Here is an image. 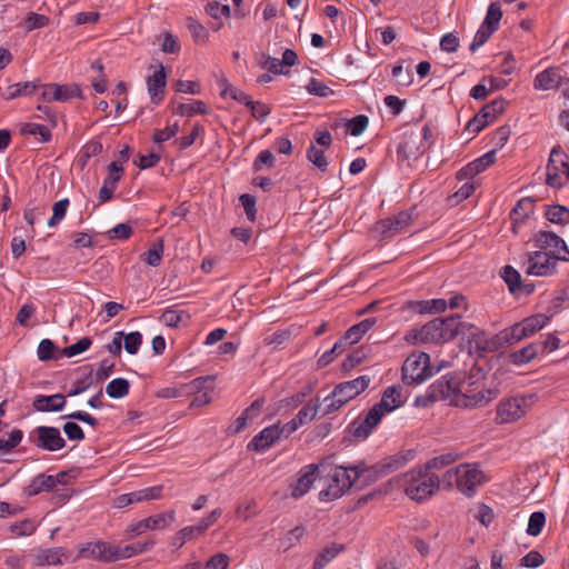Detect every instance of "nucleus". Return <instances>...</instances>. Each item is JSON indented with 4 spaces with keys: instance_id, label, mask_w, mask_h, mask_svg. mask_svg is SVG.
Wrapping results in <instances>:
<instances>
[{
    "instance_id": "603ef678",
    "label": "nucleus",
    "mask_w": 569,
    "mask_h": 569,
    "mask_svg": "<svg viewBox=\"0 0 569 569\" xmlns=\"http://www.w3.org/2000/svg\"><path fill=\"white\" fill-rule=\"evenodd\" d=\"M505 282L508 284L510 292H517L521 287V276L520 273L512 268L511 266L503 267V271L501 274Z\"/></svg>"
},
{
    "instance_id": "c03bdc74",
    "label": "nucleus",
    "mask_w": 569,
    "mask_h": 569,
    "mask_svg": "<svg viewBox=\"0 0 569 569\" xmlns=\"http://www.w3.org/2000/svg\"><path fill=\"white\" fill-rule=\"evenodd\" d=\"M220 84L222 87V90L220 93L222 98L230 97L233 100H236L240 103H243L244 106L247 103H250V97L247 93H244L242 90H239L236 87H233L231 83L228 82V80H226V79L221 80Z\"/></svg>"
},
{
    "instance_id": "8fccbe9b",
    "label": "nucleus",
    "mask_w": 569,
    "mask_h": 569,
    "mask_svg": "<svg viewBox=\"0 0 569 569\" xmlns=\"http://www.w3.org/2000/svg\"><path fill=\"white\" fill-rule=\"evenodd\" d=\"M37 525L31 519H24L12 523L9 527V531L13 537L31 536L36 531Z\"/></svg>"
},
{
    "instance_id": "69168bd1",
    "label": "nucleus",
    "mask_w": 569,
    "mask_h": 569,
    "mask_svg": "<svg viewBox=\"0 0 569 569\" xmlns=\"http://www.w3.org/2000/svg\"><path fill=\"white\" fill-rule=\"evenodd\" d=\"M183 316H187L186 311L168 309L162 312L160 321L168 327L174 328L180 323Z\"/></svg>"
},
{
    "instance_id": "6ab92c4d",
    "label": "nucleus",
    "mask_w": 569,
    "mask_h": 569,
    "mask_svg": "<svg viewBox=\"0 0 569 569\" xmlns=\"http://www.w3.org/2000/svg\"><path fill=\"white\" fill-rule=\"evenodd\" d=\"M73 97H81V89L78 84H48L44 86L42 91V99L44 101H66Z\"/></svg>"
},
{
    "instance_id": "864d4df0",
    "label": "nucleus",
    "mask_w": 569,
    "mask_h": 569,
    "mask_svg": "<svg viewBox=\"0 0 569 569\" xmlns=\"http://www.w3.org/2000/svg\"><path fill=\"white\" fill-rule=\"evenodd\" d=\"M307 158L312 162L320 171L326 172L328 169V161L322 149L311 144L307 150Z\"/></svg>"
},
{
    "instance_id": "7c9ffc66",
    "label": "nucleus",
    "mask_w": 569,
    "mask_h": 569,
    "mask_svg": "<svg viewBox=\"0 0 569 569\" xmlns=\"http://www.w3.org/2000/svg\"><path fill=\"white\" fill-rule=\"evenodd\" d=\"M540 352L538 343H529L510 355V362L516 366H523L533 360Z\"/></svg>"
},
{
    "instance_id": "412c9836",
    "label": "nucleus",
    "mask_w": 569,
    "mask_h": 569,
    "mask_svg": "<svg viewBox=\"0 0 569 569\" xmlns=\"http://www.w3.org/2000/svg\"><path fill=\"white\" fill-rule=\"evenodd\" d=\"M279 423L266 427L248 443V450L264 451L280 439Z\"/></svg>"
},
{
    "instance_id": "c756f323",
    "label": "nucleus",
    "mask_w": 569,
    "mask_h": 569,
    "mask_svg": "<svg viewBox=\"0 0 569 569\" xmlns=\"http://www.w3.org/2000/svg\"><path fill=\"white\" fill-rule=\"evenodd\" d=\"M495 159H496V151L495 150H490V151L486 152L485 154H482L481 157H479V158L475 159L473 161L469 162L465 167V177H468V176L472 177L475 174H478V173L482 172L490 164H492L495 162Z\"/></svg>"
},
{
    "instance_id": "393cba45",
    "label": "nucleus",
    "mask_w": 569,
    "mask_h": 569,
    "mask_svg": "<svg viewBox=\"0 0 569 569\" xmlns=\"http://www.w3.org/2000/svg\"><path fill=\"white\" fill-rule=\"evenodd\" d=\"M562 77L556 67H550L539 72L533 79V88L540 91L557 89L561 83Z\"/></svg>"
},
{
    "instance_id": "473e14b6",
    "label": "nucleus",
    "mask_w": 569,
    "mask_h": 569,
    "mask_svg": "<svg viewBox=\"0 0 569 569\" xmlns=\"http://www.w3.org/2000/svg\"><path fill=\"white\" fill-rule=\"evenodd\" d=\"M38 88V81H26L11 84L7 88L6 99H16L22 96H31Z\"/></svg>"
},
{
    "instance_id": "6e6552de",
    "label": "nucleus",
    "mask_w": 569,
    "mask_h": 569,
    "mask_svg": "<svg viewBox=\"0 0 569 569\" xmlns=\"http://www.w3.org/2000/svg\"><path fill=\"white\" fill-rule=\"evenodd\" d=\"M465 339L468 343V353L476 359L483 358L487 353L501 349L497 335L487 338L485 332L473 325L465 323Z\"/></svg>"
},
{
    "instance_id": "ddd939ff",
    "label": "nucleus",
    "mask_w": 569,
    "mask_h": 569,
    "mask_svg": "<svg viewBox=\"0 0 569 569\" xmlns=\"http://www.w3.org/2000/svg\"><path fill=\"white\" fill-rule=\"evenodd\" d=\"M412 221L411 211H401L396 216L376 222L373 232L380 239H389L402 232Z\"/></svg>"
},
{
    "instance_id": "bf43d9fd",
    "label": "nucleus",
    "mask_w": 569,
    "mask_h": 569,
    "mask_svg": "<svg viewBox=\"0 0 569 569\" xmlns=\"http://www.w3.org/2000/svg\"><path fill=\"white\" fill-rule=\"evenodd\" d=\"M21 133L40 136L42 142H48L51 139V132L48 127L38 123H26L21 128Z\"/></svg>"
},
{
    "instance_id": "4be33fe9",
    "label": "nucleus",
    "mask_w": 569,
    "mask_h": 569,
    "mask_svg": "<svg viewBox=\"0 0 569 569\" xmlns=\"http://www.w3.org/2000/svg\"><path fill=\"white\" fill-rule=\"evenodd\" d=\"M382 416L373 407L363 419L357 420L351 425L352 436L357 439H366L378 426Z\"/></svg>"
},
{
    "instance_id": "c85d7f7f",
    "label": "nucleus",
    "mask_w": 569,
    "mask_h": 569,
    "mask_svg": "<svg viewBox=\"0 0 569 569\" xmlns=\"http://www.w3.org/2000/svg\"><path fill=\"white\" fill-rule=\"evenodd\" d=\"M468 519L478 521L487 528L495 519V512L488 505L477 502L468 509Z\"/></svg>"
},
{
    "instance_id": "2f4dec72",
    "label": "nucleus",
    "mask_w": 569,
    "mask_h": 569,
    "mask_svg": "<svg viewBox=\"0 0 569 569\" xmlns=\"http://www.w3.org/2000/svg\"><path fill=\"white\" fill-rule=\"evenodd\" d=\"M376 323V318H367L357 325L350 327L343 338L348 345L358 342Z\"/></svg>"
},
{
    "instance_id": "f704fd0d",
    "label": "nucleus",
    "mask_w": 569,
    "mask_h": 569,
    "mask_svg": "<svg viewBox=\"0 0 569 569\" xmlns=\"http://www.w3.org/2000/svg\"><path fill=\"white\" fill-rule=\"evenodd\" d=\"M459 459V452H447L428 460L423 466L429 470H439L456 463Z\"/></svg>"
},
{
    "instance_id": "680f3d73",
    "label": "nucleus",
    "mask_w": 569,
    "mask_h": 569,
    "mask_svg": "<svg viewBox=\"0 0 569 569\" xmlns=\"http://www.w3.org/2000/svg\"><path fill=\"white\" fill-rule=\"evenodd\" d=\"M124 349L130 355H136L142 343V335L139 331H133L128 335L123 333Z\"/></svg>"
},
{
    "instance_id": "052dcab7",
    "label": "nucleus",
    "mask_w": 569,
    "mask_h": 569,
    "mask_svg": "<svg viewBox=\"0 0 569 569\" xmlns=\"http://www.w3.org/2000/svg\"><path fill=\"white\" fill-rule=\"evenodd\" d=\"M122 173L123 167L121 162L112 161L108 166V176L104 178L103 182L117 189V184L121 180Z\"/></svg>"
},
{
    "instance_id": "a878e982",
    "label": "nucleus",
    "mask_w": 569,
    "mask_h": 569,
    "mask_svg": "<svg viewBox=\"0 0 569 569\" xmlns=\"http://www.w3.org/2000/svg\"><path fill=\"white\" fill-rule=\"evenodd\" d=\"M62 558H67L63 548L38 549L33 555L36 566H57L62 563Z\"/></svg>"
},
{
    "instance_id": "7ed1b4c3",
    "label": "nucleus",
    "mask_w": 569,
    "mask_h": 569,
    "mask_svg": "<svg viewBox=\"0 0 569 569\" xmlns=\"http://www.w3.org/2000/svg\"><path fill=\"white\" fill-rule=\"evenodd\" d=\"M402 486L406 495L418 502L430 498L440 489V479L430 473L429 469L420 466L402 475Z\"/></svg>"
},
{
    "instance_id": "de8ad7c7",
    "label": "nucleus",
    "mask_w": 569,
    "mask_h": 569,
    "mask_svg": "<svg viewBox=\"0 0 569 569\" xmlns=\"http://www.w3.org/2000/svg\"><path fill=\"white\" fill-rule=\"evenodd\" d=\"M305 533L306 528L303 526L295 527L288 531L283 538L280 539V547H282L283 551H288L301 540Z\"/></svg>"
},
{
    "instance_id": "5701e85b",
    "label": "nucleus",
    "mask_w": 569,
    "mask_h": 569,
    "mask_svg": "<svg viewBox=\"0 0 569 569\" xmlns=\"http://www.w3.org/2000/svg\"><path fill=\"white\" fill-rule=\"evenodd\" d=\"M317 470L318 466L316 465H308L300 470L296 485L292 487L291 497L301 498L311 489L317 478Z\"/></svg>"
},
{
    "instance_id": "6e6d98bb",
    "label": "nucleus",
    "mask_w": 569,
    "mask_h": 569,
    "mask_svg": "<svg viewBox=\"0 0 569 569\" xmlns=\"http://www.w3.org/2000/svg\"><path fill=\"white\" fill-rule=\"evenodd\" d=\"M259 66L269 73L289 74V70L282 68L280 60L270 56H262Z\"/></svg>"
},
{
    "instance_id": "2eb2a0df",
    "label": "nucleus",
    "mask_w": 569,
    "mask_h": 569,
    "mask_svg": "<svg viewBox=\"0 0 569 569\" xmlns=\"http://www.w3.org/2000/svg\"><path fill=\"white\" fill-rule=\"evenodd\" d=\"M561 162H568L567 156L560 146H556L550 152L547 164L546 182L548 186L553 188H561L563 186L561 173L565 174V169L561 167Z\"/></svg>"
},
{
    "instance_id": "e433bc0d",
    "label": "nucleus",
    "mask_w": 569,
    "mask_h": 569,
    "mask_svg": "<svg viewBox=\"0 0 569 569\" xmlns=\"http://www.w3.org/2000/svg\"><path fill=\"white\" fill-rule=\"evenodd\" d=\"M506 104L507 102L503 98H497L481 108L479 111L480 117L491 122L498 114L505 111Z\"/></svg>"
},
{
    "instance_id": "1a4fd4ad",
    "label": "nucleus",
    "mask_w": 569,
    "mask_h": 569,
    "mask_svg": "<svg viewBox=\"0 0 569 569\" xmlns=\"http://www.w3.org/2000/svg\"><path fill=\"white\" fill-rule=\"evenodd\" d=\"M402 380L407 385L420 383L431 376L430 357L426 352H413L402 366Z\"/></svg>"
},
{
    "instance_id": "bb28decb",
    "label": "nucleus",
    "mask_w": 569,
    "mask_h": 569,
    "mask_svg": "<svg viewBox=\"0 0 569 569\" xmlns=\"http://www.w3.org/2000/svg\"><path fill=\"white\" fill-rule=\"evenodd\" d=\"M32 406L37 411L41 412L61 411L66 406V397L61 393L52 396L39 395L34 398Z\"/></svg>"
},
{
    "instance_id": "338daca9",
    "label": "nucleus",
    "mask_w": 569,
    "mask_h": 569,
    "mask_svg": "<svg viewBox=\"0 0 569 569\" xmlns=\"http://www.w3.org/2000/svg\"><path fill=\"white\" fill-rule=\"evenodd\" d=\"M204 10L214 20H219L221 17L228 18L230 16V7L228 4H220L217 1L208 3Z\"/></svg>"
},
{
    "instance_id": "20e7f679",
    "label": "nucleus",
    "mask_w": 569,
    "mask_h": 569,
    "mask_svg": "<svg viewBox=\"0 0 569 569\" xmlns=\"http://www.w3.org/2000/svg\"><path fill=\"white\" fill-rule=\"evenodd\" d=\"M461 380L458 377L446 375L436 380L425 395L415 399L418 408H428L438 400L447 401L451 406H459L462 395L460 391Z\"/></svg>"
},
{
    "instance_id": "58836bf2",
    "label": "nucleus",
    "mask_w": 569,
    "mask_h": 569,
    "mask_svg": "<svg viewBox=\"0 0 569 569\" xmlns=\"http://www.w3.org/2000/svg\"><path fill=\"white\" fill-rule=\"evenodd\" d=\"M461 489L462 487V478L460 476V467H453L448 469L440 479V488L450 490L453 487Z\"/></svg>"
},
{
    "instance_id": "3c124183",
    "label": "nucleus",
    "mask_w": 569,
    "mask_h": 569,
    "mask_svg": "<svg viewBox=\"0 0 569 569\" xmlns=\"http://www.w3.org/2000/svg\"><path fill=\"white\" fill-rule=\"evenodd\" d=\"M348 346V342L345 340V338H340L335 345L333 347L326 351L319 359H318V366L320 368H323V367H327L328 365H330L333 359H335V356L336 355H339L341 353L345 348Z\"/></svg>"
},
{
    "instance_id": "aec40b11",
    "label": "nucleus",
    "mask_w": 569,
    "mask_h": 569,
    "mask_svg": "<svg viewBox=\"0 0 569 569\" xmlns=\"http://www.w3.org/2000/svg\"><path fill=\"white\" fill-rule=\"evenodd\" d=\"M67 473L61 471L57 476L38 475L34 477L29 486L26 488L28 496H36L43 491L52 490L58 483H63Z\"/></svg>"
},
{
    "instance_id": "a19ab883",
    "label": "nucleus",
    "mask_w": 569,
    "mask_h": 569,
    "mask_svg": "<svg viewBox=\"0 0 569 569\" xmlns=\"http://www.w3.org/2000/svg\"><path fill=\"white\" fill-rule=\"evenodd\" d=\"M187 28L190 31L194 42L206 43L209 39L208 29L192 17L187 18Z\"/></svg>"
},
{
    "instance_id": "e2e57ef3",
    "label": "nucleus",
    "mask_w": 569,
    "mask_h": 569,
    "mask_svg": "<svg viewBox=\"0 0 569 569\" xmlns=\"http://www.w3.org/2000/svg\"><path fill=\"white\" fill-rule=\"evenodd\" d=\"M178 111L183 116L184 114L191 116L194 113L206 114L208 112V109L203 101L196 100V101H192L191 103H181L178 107Z\"/></svg>"
},
{
    "instance_id": "4d7b16f0",
    "label": "nucleus",
    "mask_w": 569,
    "mask_h": 569,
    "mask_svg": "<svg viewBox=\"0 0 569 569\" xmlns=\"http://www.w3.org/2000/svg\"><path fill=\"white\" fill-rule=\"evenodd\" d=\"M319 402L316 401L315 403H307L305 407H302L299 412L293 418L300 426L312 421L318 412L319 409Z\"/></svg>"
},
{
    "instance_id": "79ce46f5",
    "label": "nucleus",
    "mask_w": 569,
    "mask_h": 569,
    "mask_svg": "<svg viewBox=\"0 0 569 569\" xmlns=\"http://www.w3.org/2000/svg\"><path fill=\"white\" fill-rule=\"evenodd\" d=\"M162 253H163V240L157 239L152 243V246L148 249V251L143 253L142 259L147 264H149L151 267H157L161 262Z\"/></svg>"
},
{
    "instance_id": "f3484780",
    "label": "nucleus",
    "mask_w": 569,
    "mask_h": 569,
    "mask_svg": "<svg viewBox=\"0 0 569 569\" xmlns=\"http://www.w3.org/2000/svg\"><path fill=\"white\" fill-rule=\"evenodd\" d=\"M490 480V476L479 463H465V496L472 497L478 488Z\"/></svg>"
},
{
    "instance_id": "f03ea898",
    "label": "nucleus",
    "mask_w": 569,
    "mask_h": 569,
    "mask_svg": "<svg viewBox=\"0 0 569 569\" xmlns=\"http://www.w3.org/2000/svg\"><path fill=\"white\" fill-rule=\"evenodd\" d=\"M152 545L153 541L143 545L132 543L123 547L104 541L88 542L79 546L78 558H93L99 561L114 562L140 553Z\"/></svg>"
},
{
    "instance_id": "0eeeda50",
    "label": "nucleus",
    "mask_w": 569,
    "mask_h": 569,
    "mask_svg": "<svg viewBox=\"0 0 569 569\" xmlns=\"http://www.w3.org/2000/svg\"><path fill=\"white\" fill-rule=\"evenodd\" d=\"M537 399L536 393H521L500 400L497 406L496 421L511 423L519 420L533 407Z\"/></svg>"
},
{
    "instance_id": "c9c22d12",
    "label": "nucleus",
    "mask_w": 569,
    "mask_h": 569,
    "mask_svg": "<svg viewBox=\"0 0 569 569\" xmlns=\"http://www.w3.org/2000/svg\"><path fill=\"white\" fill-rule=\"evenodd\" d=\"M176 520V511L170 510L167 512L158 513L147 518L148 528L150 530H160L168 528Z\"/></svg>"
},
{
    "instance_id": "774afa93",
    "label": "nucleus",
    "mask_w": 569,
    "mask_h": 569,
    "mask_svg": "<svg viewBox=\"0 0 569 569\" xmlns=\"http://www.w3.org/2000/svg\"><path fill=\"white\" fill-rule=\"evenodd\" d=\"M229 563L230 557L223 552H219L208 559L204 569H227Z\"/></svg>"
},
{
    "instance_id": "37998d69",
    "label": "nucleus",
    "mask_w": 569,
    "mask_h": 569,
    "mask_svg": "<svg viewBox=\"0 0 569 569\" xmlns=\"http://www.w3.org/2000/svg\"><path fill=\"white\" fill-rule=\"evenodd\" d=\"M440 321L443 323L442 335L445 336V341L453 339L459 333L462 326L459 315L440 319Z\"/></svg>"
},
{
    "instance_id": "b1692460",
    "label": "nucleus",
    "mask_w": 569,
    "mask_h": 569,
    "mask_svg": "<svg viewBox=\"0 0 569 569\" xmlns=\"http://www.w3.org/2000/svg\"><path fill=\"white\" fill-rule=\"evenodd\" d=\"M166 86L167 73L164 67L160 63L159 68L147 78L148 92L153 103H159L163 99Z\"/></svg>"
},
{
    "instance_id": "423d86ee",
    "label": "nucleus",
    "mask_w": 569,
    "mask_h": 569,
    "mask_svg": "<svg viewBox=\"0 0 569 569\" xmlns=\"http://www.w3.org/2000/svg\"><path fill=\"white\" fill-rule=\"evenodd\" d=\"M370 381L368 376H360L353 380L337 385L333 391L323 400L326 403L325 415L339 410L348 401L359 396L369 387Z\"/></svg>"
},
{
    "instance_id": "49530a36",
    "label": "nucleus",
    "mask_w": 569,
    "mask_h": 569,
    "mask_svg": "<svg viewBox=\"0 0 569 569\" xmlns=\"http://www.w3.org/2000/svg\"><path fill=\"white\" fill-rule=\"evenodd\" d=\"M343 550V546L326 547L316 558L312 569H323L340 551Z\"/></svg>"
},
{
    "instance_id": "cd10ccee",
    "label": "nucleus",
    "mask_w": 569,
    "mask_h": 569,
    "mask_svg": "<svg viewBox=\"0 0 569 569\" xmlns=\"http://www.w3.org/2000/svg\"><path fill=\"white\" fill-rule=\"evenodd\" d=\"M526 338L527 335L521 321L497 333V340L501 343V349L507 346L517 343Z\"/></svg>"
},
{
    "instance_id": "9d476101",
    "label": "nucleus",
    "mask_w": 569,
    "mask_h": 569,
    "mask_svg": "<svg viewBox=\"0 0 569 569\" xmlns=\"http://www.w3.org/2000/svg\"><path fill=\"white\" fill-rule=\"evenodd\" d=\"M558 261L545 251L536 249L523 257V268L528 276L550 277L557 272Z\"/></svg>"
},
{
    "instance_id": "72a5a7b5",
    "label": "nucleus",
    "mask_w": 569,
    "mask_h": 569,
    "mask_svg": "<svg viewBox=\"0 0 569 569\" xmlns=\"http://www.w3.org/2000/svg\"><path fill=\"white\" fill-rule=\"evenodd\" d=\"M549 320L550 318L543 313H538L525 318L521 322L523 325L527 338L541 330L549 322Z\"/></svg>"
},
{
    "instance_id": "4468645a",
    "label": "nucleus",
    "mask_w": 569,
    "mask_h": 569,
    "mask_svg": "<svg viewBox=\"0 0 569 569\" xmlns=\"http://www.w3.org/2000/svg\"><path fill=\"white\" fill-rule=\"evenodd\" d=\"M33 445L46 451H58L64 448L66 440L56 427L39 426L33 430Z\"/></svg>"
},
{
    "instance_id": "5fc2aeb1",
    "label": "nucleus",
    "mask_w": 569,
    "mask_h": 569,
    "mask_svg": "<svg viewBox=\"0 0 569 569\" xmlns=\"http://www.w3.org/2000/svg\"><path fill=\"white\" fill-rule=\"evenodd\" d=\"M69 207V200L67 198L57 201L52 207V216L48 220L50 228L57 227L61 220L66 217L67 209Z\"/></svg>"
},
{
    "instance_id": "39448f33",
    "label": "nucleus",
    "mask_w": 569,
    "mask_h": 569,
    "mask_svg": "<svg viewBox=\"0 0 569 569\" xmlns=\"http://www.w3.org/2000/svg\"><path fill=\"white\" fill-rule=\"evenodd\" d=\"M483 378L485 368L475 363L468 377L469 389L465 390V409L482 408L498 397L499 391L497 389L479 385V381Z\"/></svg>"
},
{
    "instance_id": "4c0bfd02",
    "label": "nucleus",
    "mask_w": 569,
    "mask_h": 569,
    "mask_svg": "<svg viewBox=\"0 0 569 569\" xmlns=\"http://www.w3.org/2000/svg\"><path fill=\"white\" fill-rule=\"evenodd\" d=\"M130 385L123 378H116L111 380L107 387L106 392L110 398L120 399L129 393Z\"/></svg>"
},
{
    "instance_id": "f8f14e48",
    "label": "nucleus",
    "mask_w": 569,
    "mask_h": 569,
    "mask_svg": "<svg viewBox=\"0 0 569 569\" xmlns=\"http://www.w3.org/2000/svg\"><path fill=\"white\" fill-rule=\"evenodd\" d=\"M429 147L430 142H426L421 133L416 130L406 131L403 140L398 147V156L402 161L412 166L425 154Z\"/></svg>"
},
{
    "instance_id": "f257e3e1",
    "label": "nucleus",
    "mask_w": 569,
    "mask_h": 569,
    "mask_svg": "<svg viewBox=\"0 0 569 569\" xmlns=\"http://www.w3.org/2000/svg\"><path fill=\"white\" fill-rule=\"evenodd\" d=\"M408 459L402 455H396L385 459L380 463L371 468L365 467L363 463L353 467H336L331 476V482L327 489L319 492L321 501H331L343 496L363 473H375V477L385 476L395 471L407 463Z\"/></svg>"
},
{
    "instance_id": "dca6fc26",
    "label": "nucleus",
    "mask_w": 569,
    "mask_h": 569,
    "mask_svg": "<svg viewBox=\"0 0 569 569\" xmlns=\"http://www.w3.org/2000/svg\"><path fill=\"white\" fill-rule=\"evenodd\" d=\"M443 323L440 319H433L422 326L420 329L412 330L407 337L408 342H442L445 336L442 335Z\"/></svg>"
},
{
    "instance_id": "13d9d810",
    "label": "nucleus",
    "mask_w": 569,
    "mask_h": 569,
    "mask_svg": "<svg viewBox=\"0 0 569 569\" xmlns=\"http://www.w3.org/2000/svg\"><path fill=\"white\" fill-rule=\"evenodd\" d=\"M546 523V516L541 511L532 512L529 517L527 533L529 536H538L541 533Z\"/></svg>"
},
{
    "instance_id": "09e8293b",
    "label": "nucleus",
    "mask_w": 569,
    "mask_h": 569,
    "mask_svg": "<svg viewBox=\"0 0 569 569\" xmlns=\"http://www.w3.org/2000/svg\"><path fill=\"white\" fill-rule=\"evenodd\" d=\"M501 17H502V11H501L500 4L498 2H492L488 7L486 18L481 26L492 28V31L495 32L499 27Z\"/></svg>"
},
{
    "instance_id": "a18cd8bd",
    "label": "nucleus",
    "mask_w": 569,
    "mask_h": 569,
    "mask_svg": "<svg viewBox=\"0 0 569 569\" xmlns=\"http://www.w3.org/2000/svg\"><path fill=\"white\" fill-rule=\"evenodd\" d=\"M162 490H163L162 486L144 488V489L131 492V499H133V503L149 501V500H157L162 497Z\"/></svg>"
},
{
    "instance_id": "ea45409f",
    "label": "nucleus",
    "mask_w": 569,
    "mask_h": 569,
    "mask_svg": "<svg viewBox=\"0 0 569 569\" xmlns=\"http://www.w3.org/2000/svg\"><path fill=\"white\" fill-rule=\"evenodd\" d=\"M546 218L552 223L565 224L569 222V209L560 204L548 206Z\"/></svg>"
},
{
    "instance_id": "a211bd4d",
    "label": "nucleus",
    "mask_w": 569,
    "mask_h": 569,
    "mask_svg": "<svg viewBox=\"0 0 569 569\" xmlns=\"http://www.w3.org/2000/svg\"><path fill=\"white\" fill-rule=\"evenodd\" d=\"M405 403L402 398V387L401 386H391L388 387L380 399L373 408L381 413V416H386L387 413L400 408Z\"/></svg>"
},
{
    "instance_id": "9b49d317",
    "label": "nucleus",
    "mask_w": 569,
    "mask_h": 569,
    "mask_svg": "<svg viewBox=\"0 0 569 569\" xmlns=\"http://www.w3.org/2000/svg\"><path fill=\"white\" fill-rule=\"evenodd\" d=\"M532 242L538 250L547 252L557 261H569V248L557 233L539 231L535 234Z\"/></svg>"
},
{
    "instance_id": "0e129e2a",
    "label": "nucleus",
    "mask_w": 569,
    "mask_h": 569,
    "mask_svg": "<svg viewBox=\"0 0 569 569\" xmlns=\"http://www.w3.org/2000/svg\"><path fill=\"white\" fill-rule=\"evenodd\" d=\"M246 106L251 110L252 117L259 122H263L270 113V108L266 103L253 101L251 98L250 103H247Z\"/></svg>"
}]
</instances>
